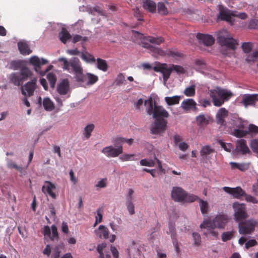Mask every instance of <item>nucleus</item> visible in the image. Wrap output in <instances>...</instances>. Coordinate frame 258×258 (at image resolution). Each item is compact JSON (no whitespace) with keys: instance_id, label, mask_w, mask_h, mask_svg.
I'll use <instances>...</instances> for the list:
<instances>
[{"instance_id":"41","label":"nucleus","mask_w":258,"mask_h":258,"mask_svg":"<svg viewBox=\"0 0 258 258\" xmlns=\"http://www.w3.org/2000/svg\"><path fill=\"white\" fill-rule=\"evenodd\" d=\"M46 78L49 81L50 87L54 89L57 80L56 75L52 73H49L47 74Z\"/></svg>"},{"instance_id":"46","label":"nucleus","mask_w":258,"mask_h":258,"mask_svg":"<svg viewBox=\"0 0 258 258\" xmlns=\"http://www.w3.org/2000/svg\"><path fill=\"white\" fill-rule=\"evenodd\" d=\"M199 198L198 196L194 195L193 194H187L186 192H185V196L184 197L183 202L192 203L198 200H199Z\"/></svg>"},{"instance_id":"47","label":"nucleus","mask_w":258,"mask_h":258,"mask_svg":"<svg viewBox=\"0 0 258 258\" xmlns=\"http://www.w3.org/2000/svg\"><path fill=\"white\" fill-rule=\"evenodd\" d=\"M12 69L14 70H18L21 69V68L24 66L23 62L22 60H13L10 63Z\"/></svg>"},{"instance_id":"25","label":"nucleus","mask_w":258,"mask_h":258,"mask_svg":"<svg viewBox=\"0 0 258 258\" xmlns=\"http://www.w3.org/2000/svg\"><path fill=\"white\" fill-rule=\"evenodd\" d=\"M228 112L225 108H220L216 114L217 122L218 124L225 125V118L228 116Z\"/></svg>"},{"instance_id":"38","label":"nucleus","mask_w":258,"mask_h":258,"mask_svg":"<svg viewBox=\"0 0 258 258\" xmlns=\"http://www.w3.org/2000/svg\"><path fill=\"white\" fill-rule=\"evenodd\" d=\"M81 58L87 63H94L95 62L96 59L92 54L86 52H82L81 54Z\"/></svg>"},{"instance_id":"16","label":"nucleus","mask_w":258,"mask_h":258,"mask_svg":"<svg viewBox=\"0 0 258 258\" xmlns=\"http://www.w3.org/2000/svg\"><path fill=\"white\" fill-rule=\"evenodd\" d=\"M186 191L181 187H173L171 191V196L175 202H183Z\"/></svg>"},{"instance_id":"32","label":"nucleus","mask_w":258,"mask_h":258,"mask_svg":"<svg viewBox=\"0 0 258 258\" xmlns=\"http://www.w3.org/2000/svg\"><path fill=\"white\" fill-rule=\"evenodd\" d=\"M201 228H206L208 229V230L211 229H214L216 228L215 222H214V218L213 220L210 219H207L204 220L202 223L200 225Z\"/></svg>"},{"instance_id":"15","label":"nucleus","mask_w":258,"mask_h":258,"mask_svg":"<svg viewBox=\"0 0 258 258\" xmlns=\"http://www.w3.org/2000/svg\"><path fill=\"white\" fill-rule=\"evenodd\" d=\"M223 190L226 192L231 195L234 198L239 199L245 195V191L240 186L234 188L228 186L223 187Z\"/></svg>"},{"instance_id":"54","label":"nucleus","mask_w":258,"mask_h":258,"mask_svg":"<svg viewBox=\"0 0 258 258\" xmlns=\"http://www.w3.org/2000/svg\"><path fill=\"white\" fill-rule=\"evenodd\" d=\"M140 164L142 166H146L148 167H153L155 165V162L153 160L142 159L140 162Z\"/></svg>"},{"instance_id":"56","label":"nucleus","mask_w":258,"mask_h":258,"mask_svg":"<svg viewBox=\"0 0 258 258\" xmlns=\"http://www.w3.org/2000/svg\"><path fill=\"white\" fill-rule=\"evenodd\" d=\"M241 47L245 53H249L251 50L252 44L250 42H244Z\"/></svg>"},{"instance_id":"10","label":"nucleus","mask_w":258,"mask_h":258,"mask_svg":"<svg viewBox=\"0 0 258 258\" xmlns=\"http://www.w3.org/2000/svg\"><path fill=\"white\" fill-rule=\"evenodd\" d=\"M37 82V78H34L22 86L21 87L22 94L25 96L30 97L33 96L38 87Z\"/></svg>"},{"instance_id":"58","label":"nucleus","mask_w":258,"mask_h":258,"mask_svg":"<svg viewBox=\"0 0 258 258\" xmlns=\"http://www.w3.org/2000/svg\"><path fill=\"white\" fill-rule=\"evenodd\" d=\"M250 146L254 152L258 154V139L251 140Z\"/></svg>"},{"instance_id":"43","label":"nucleus","mask_w":258,"mask_h":258,"mask_svg":"<svg viewBox=\"0 0 258 258\" xmlns=\"http://www.w3.org/2000/svg\"><path fill=\"white\" fill-rule=\"evenodd\" d=\"M172 72H175L178 75H182L185 73L186 70L182 66L170 64Z\"/></svg>"},{"instance_id":"20","label":"nucleus","mask_w":258,"mask_h":258,"mask_svg":"<svg viewBox=\"0 0 258 258\" xmlns=\"http://www.w3.org/2000/svg\"><path fill=\"white\" fill-rule=\"evenodd\" d=\"M235 151L242 155H245L250 152V150L246 145V142L244 139L238 140L236 141Z\"/></svg>"},{"instance_id":"50","label":"nucleus","mask_w":258,"mask_h":258,"mask_svg":"<svg viewBox=\"0 0 258 258\" xmlns=\"http://www.w3.org/2000/svg\"><path fill=\"white\" fill-rule=\"evenodd\" d=\"M247 135H251V136L256 135L258 134V126L253 124H250L248 125L247 130H246Z\"/></svg>"},{"instance_id":"18","label":"nucleus","mask_w":258,"mask_h":258,"mask_svg":"<svg viewBox=\"0 0 258 258\" xmlns=\"http://www.w3.org/2000/svg\"><path fill=\"white\" fill-rule=\"evenodd\" d=\"M181 107L186 112L195 111L197 109V103L193 99H186L181 102Z\"/></svg>"},{"instance_id":"14","label":"nucleus","mask_w":258,"mask_h":258,"mask_svg":"<svg viewBox=\"0 0 258 258\" xmlns=\"http://www.w3.org/2000/svg\"><path fill=\"white\" fill-rule=\"evenodd\" d=\"M168 234H170L172 243L175 247L177 253L179 252V247L177 241V234L175 227V223L169 222L168 223V230L167 231Z\"/></svg>"},{"instance_id":"64","label":"nucleus","mask_w":258,"mask_h":258,"mask_svg":"<svg viewBox=\"0 0 258 258\" xmlns=\"http://www.w3.org/2000/svg\"><path fill=\"white\" fill-rule=\"evenodd\" d=\"M134 16L136 17L138 21H143L142 19L143 15L141 12L140 11L138 8H136L134 9Z\"/></svg>"},{"instance_id":"39","label":"nucleus","mask_w":258,"mask_h":258,"mask_svg":"<svg viewBox=\"0 0 258 258\" xmlns=\"http://www.w3.org/2000/svg\"><path fill=\"white\" fill-rule=\"evenodd\" d=\"M184 94L187 97H193L196 94V85L193 84L186 87L183 92Z\"/></svg>"},{"instance_id":"13","label":"nucleus","mask_w":258,"mask_h":258,"mask_svg":"<svg viewBox=\"0 0 258 258\" xmlns=\"http://www.w3.org/2000/svg\"><path fill=\"white\" fill-rule=\"evenodd\" d=\"M101 152L107 157H116L123 152V148L122 147L116 148L112 146H109L103 148Z\"/></svg>"},{"instance_id":"51","label":"nucleus","mask_w":258,"mask_h":258,"mask_svg":"<svg viewBox=\"0 0 258 258\" xmlns=\"http://www.w3.org/2000/svg\"><path fill=\"white\" fill-rule=\"evenodd\" d=\"M233 135L237 138H242L247 135L246 131L240 129H234L233 131Z\"/></svg>"},{"instance_id":"19","label":"nucleus","mask_w":258,"mask_h":258,"mask_svg":"<svg viewBox=\"0 0 258 258\" xmlns=\"http://www.w3.org/2000/svg\"><path fill=\"white\" fill-rule=\"evenodd\" d=\"M228 221V216L225 214H218L214 218L216 227L219 229H224Z\"/></svg>"},{"instance_id":"6","label":"nucleus","mask_w":258,"mask_h":258,"mask_svg":"<svg viewBox=\"0 0 258 258\" xmlns=\"http://www.w3.org/2000/svg\"><path fill=\"white\" fill-rule=\"evenodd\" d=\"M238 227L240 234H251L258 227V221L255 219H245L239 222Z\"/></svg>"},{"instance_id":"1","label":"nucleus","mask_w":258,"mask_h":258,"mask_svg":"<svg viewBox=\"0 0 258 258\" xmlns=\"http://www.w3.org/2000/svg\"><path fill=\"white\" fill-rule=\"evenodd\" d=\"M58 61L62 62V69L69 73H74L76 81H83V69L81 63L77 57H74L68 61L65 57H59Z\"/></svg>"},{"instance_id":"17","label":"nucleus","mask_w":258,"mask_h":258,"mask_svg":"<svg viewBox=\"0 0 258 258\" xmlns=\"http://www.w3.org/2000/svg\"><path fill=\"white\" fill-rule=\"evenodd\" d=\"M257 101H258V94H246L243 95L241 103L246 107L249 105H255Z\"/></svg>"},{"instance_id":"49","label":"nucleus","mask_w":258,"mask_h":258,"mask_svg":"<svg viewBox=\"0 0 258 258\" xmlns=\"http://www.w3.org/2000/svg\"><path fill=\"white\" fill-rule=\"evenodd\" d=\"M98 229L100 231V237H103L104 239L108 238L109 231L106 227L104 225H100Z\"/></svg>"},{"instance_id":"35","label":"nucleus","mask_w":258,"mask_h":258,"mask_svg":"<svg viewBox=\"0 0 258 258\" xmlns=\"http://www.w3.org/2000/svg\"><path fill=\"white\" fill-rule=\"evenodd\" d=\"M43 106L46 111H52L54 109V104L53 102L48 97L43 99Z\"/></svg>"},{"instance_id":"40","label":"nucleus","mask_w":258,"mask_h":258,"mask_svg":"<svg viewBox=\"0 0 258 258\" xmlns=\"http://www.w3.org/2000/svg\"><path fill=\"white\" fill-rule=\"evenodd\" d=\"M201 211L203 214H206L209 210V204L207 201L199 199V200Z\"/></svg>"},{"instance_id":"30","label":"nucleus","mask_w":258,"mask_h":258,"mask_svg":"<svg viewBox=\"0 0 258 258\" xmlns=\"http://www.w3.org/2000/svg\"><path fill=\"white\" fill-rule=\"evenodd\" d=\"M19 50L23 55H28L32 52L30 49L28 45L24 42H19L18 43Z\"/></svg>"},{"instance_id":"37","label":"nucleus","mask_w":258,"mask_h":258,"mask_svg":"<svg viewBox=\"0 0 258 258\" xmlns=\"http://www.w3.org/2000/svg\"><path fill=\"white\" fill-rule=\"evenodd\" d=\"M180 98V96L177 95L172 97H165V101L168 105L171 106L178 104Z\"/></svg>"},{"instance_id":"53","label":"nucleus","mask_w":258,"mask_h":258,"mask_svg":"<svg viewBox=\"0 0 258 258\" xmlns=\"http://www.w3.org/2000/svg\"><path fill=\"white\" fill-rule=\"evenodd\" d=\"M234 232L233 231H227L224 232L222 234L221 239L223 241L226 242L229 240H230L233 236Z\"/></svg>"},{"instance_id":"28","label":"nucleus","mask_w":258,"mask_h":258,"mask_svg":"<svg viewBox=\"0 0 258 258\" xmlns=\"http://www.w3.org/2000/svg\"><path fill=\"white\" fill-rule=\"evenodd\" d=\"M210 117L203 114H200L196 117L197 124L201 127H204L209 124Z\"/></svg>"},{"instance_id":"7","label":"nucleus","mask_w":258,"mask_h":258,"mask_svg":"<svg viewBox=\"0 0 258 258\" xmlns=\"http://www.w3.org/2000/svg\"><path fill=\"white\" fill-rule=\"evenodd\" d=\"M232 207L234 211V219L236 222H239L248 217L246 206L244 204L234 202L233 204Z\"/></svg>"},{"instance_id":"12","label":"nucleus","mask_w":258,"mask_h":258,"mask_svg":"<svg viewBox=\"0 0 258 258\" xmlns=\"http://www.w3.org/2000/svg\"><path fill=\"white\" fill-rule=\"evenodd\" d=\"M233 12H231L226 8L219 6V12L217 15L218 20L226 21L230 23H232Z\"/></svg>"},{"instance_id":"44","label":"nucleus","mask_w":258,"mask_h":258,"mask_svg":"<svg viewBox=\"0 0 258 258\" xmlns=\"http://www.w3.org/2000/svg\"><path fill=\"white\" fill-rule=\"evenodd\" d=\"M247 62H254L258 60V52H253L252 54L247 53L245 59Z\"/></svg>"},{"instance_id":"2","label":"nucleus","mask_w":258,"mask_h":258,"mask_svg":"<svg viewBox=\"0 0 258 258\" xmlns=\"http://www.w3.org/2000/svg\"><path fill=\"white\" fill-rule=\"evenodd\" d=\"M209 95L212 99L214 106L220 107L232 96V93L226 89L217 87L209 90Z\"/></svg>"},{"instance_id":"62","label":"nucleus","mask_w":258,"mask_h":258,"mask_svg":"<svg viewBox=\"0 0 258 258\" xmlns=\"http://www.w3.org/2000/svg\"><path fill=\"white\" fill-rule=\"evenodd\" d=\"M134 191L132 189H129L128 190V194L126 197V203H133V195Z\"/></svg>"},{"instance_id":"52","label":"nucleus","mask_w":258,"mask_h":258,"mask_svg":"<svg viewBox=\"0 0 258 258\" xmlns=\"http://www.w3.org/2000/svg\"><path fill=\"white\" fill-rule=\"evenodd\" d=\"M135 154H124L119 157V159L122 161H128L135 160Z\"/></svg>"},{"instance_id":"24","label":"nucleus","mask_w":258,"mask_h":258,"mask_svg":"<svg viewBox=\"0 0 258 258\" xmlns=\"http://www.w3.org/2000/svg\"><path fill=\"white\" fill-rule=\"evenodd\" d=\"M83 81H77V82L85 83L87 85H92L95 84L98 80V77L93 74L87 73L83 74Z\"/></svg>"},{"instance_id":"31","label":"nucleus","mask_w":258,"mask_h":258,"mask_svg":"<svg viewBox=\"0 0 258 258\" xmlns=\"http://www.w3.org/2000/svg\"><path fill=\"white\" fill-rule=\"evenodd\" d=\"M230 165L232 169H238L241 171L247 170L249 167V164L246 163H238L235 162H230Z\"/></svg>"},{"instance_id":"4","label":"nucleus","mask_w":258,"mask_h":258,"mask_svg":"<svg viewBox=\"0 0 258 258\" xmlns=\"http://www.w3.org/2000/svg\"><path fill=\"white\" fill-rule=\"evenodd\" d=\"M144 105L146 107V111L149 115H153V118H167L168 112L161 106L156 105L155 101L152 97L145 101Z\"/></svg>"},{"instance_id":"63","label":"nucleus","mask_w":258,"mask_h":258,"mask_svg":"<svg viewBox=\"0 0 258 258\" xmlns=\"http://www.w3.org/2000/svg\"><path fill=\"white\" fill-rule=\"evenodd\" d=\"M257 244V242L255 239H250L245 244V247L246 249H248L251 247L255 246Z\"/></svg>"},{"instance_id":"48","label":"nucleus","mask_w":258,"mask_h":258,"mask_svg":"<svg viewBox=\"0 0 258 258\" xmlns=\"http://www.w3.org/2000/svg\"><path fill=\"white\" fill-rule=\"evenodd\" d=\"M158 12L162 15H166L168 14V10L163 2H159L158 4Z\"/></svg>"},{"instance_id":"8","label":"nucleus","mask_w":258,"mask_h":258,"mask_svg":"<svg viewBox=\"0 0 258 258\" xmlns=\"http://www.w3.org/2000/svg\"><path fill=\"white\" fill-rule=\"evenodd\" d=\"M167 121L162 118L155 119L154 122L151 124V133L154 135H161L166 129Z\"/></svg>"},{"instance_id":"11","label":"nucleus","mask_w":258,"mask_h":258,"mask_svg":"<svg viewBox=\"0 0 258 258\" xmlns=\"http://www.w3.org/2000/svg\"><path fill=\"white\" fill-rule=\"evenodd\" d=\"M29 62L34 66L35 71L42 75H43L45 72L49 71L52 67V66H49L44 72H42L40 70L41 66L43 64H47L48 61L44 58L40 59L36 56H32L29 59Z\"/></svg>"},{"instance_id":"59","label":"nucleus","mask_w":258,"mask_h":258,"mask_svg":"<svg viewBox=\"0 0 258 258\" xmlns=\"http://www.w3.org/2000/svg\"><path fill=\"white\" fill-rule=\"evenodd\" d=\"M245 198V200L247 202H250L253 204H257L258 203V200L254 198V197H252V196L249 195L245 193V195L244 196Z\"/></svg>"},{"instance_id":"26","label":"nucleus","mask_w":258,"mask_h":258,"mask_svg":"<svg viewBox=\"0 0 258 258\" xmlns=\"http://www.w3.org/2000/svg\"><path fill=\"white\" fill-rule=\"evenodd\" d=\"M9 79L12 83L17 86L21 85V83L24 81L21 75L18 72L12 73L9 77Z\"/></svg>"},{"instance_id":"29","label":"nucleus","mask_w":258,"mask_h":258,"mask_svg":"<svg viewBox=\"0 0 258 258\" xmlns=\"http://www.w3.org/2000/svg\"><path fill=\"white\" fill-rule=\"evenodd\" d=\"M215 150L209 145L203 146L200 151V154L203 159H207L208 156L213 153Z\"/></svg>"},{"instance_id":"45","label":"nucleus","mask_w":258,"mask_h":258,"mask_svg":"<svg viewBox=\"0 0 258 258\" xmlns=\"http://www.w3.org/2000/svg\"><path fill=\"white\" fill-rule=\"evenodd\" d=\"M112 142L116 148H119L120 147H122L123 143H125V139L121 137H116L113 139Z\"/></svg>"},{"instance_id":"23","label":"nucleus","mask_w":258,"mask_h":258,"mask_svg":"<svg viewBox=\"0 0 258 258\" xmlns=\"http://www.w3.org/2000/svg\"><path fill=\"white\" fill-rule=\"evenodd\" d=\"M70 89V84L68 80L65 79L62 80L57 85L56 90L60 95H66Z\"/></svg>"},{"instance_id":"27","label":"nucleus","mask_w":258,"mask_h":258,"mask_svg":"<svg viewBox=\"0 0 258 258\" xmlns=\"http://www.w3.org/2000/svg\"><path fill=\"white\" fill-rule=\"evenodd\" d=\"M143 8L150 13H154L156 12V4L151 0H144L143 3Z\"/></svg>"},{"instance_id":"5","label":"nucleus","mask_w":258,"mask_h":258,"mask_svg":"<svg viewBox=\"0 0 258 258\" xmlns=\"http://www.w3.org/2000/svg\"><path fill=\"white\" fill-rule=\"evenodd\" d=\"M217 35V41L221 46H225L232 50L236 49L238 42L230 36L226 30L223 29L219 31Z\"/></svg>"},{"instance_id":"57","label":"nucleus","mask_w":258,"mask_h":258,"mask_svg":"<svg viewBox=\"0 0 258 258\" xmlns=\"http://www.w3.org/2000/svg\"><path fill=\"white\" fill-rule=\"evenodd\" d=\"M192 237L194 240V245L197 246L200 245L201 242L200 235L197 232H193Z\"/></svg>"},{"instance_id":"42","label":"nucleus","mask_w":258,"mask_h":258,"mask_svg":"<svg viewBox=\"0 0 258 258\" xmlns=\"http://www.w3.org/2000/svg\"><path fill=\"white\" fill-rule=\"evenodd\" d=\"M59 39L63 43H66L67 40L71 38V36L67 30H63L59 34Z\"/></svg>"},{"instance_id":"34","label":"nucleus","mask_w":258,"mask_h":258,"mask_svg":"<svg viewBox=\"0 0 258 258\" xmlns=\"http://www.w3.org/2000/svg\"><path fill=\"white\" fill-rule=\"evenodd\" d=\"M94 127L95 125L92 123L88 124L84 127L83 131V135L85 139L88 140L90 138Z\"/></svg>"},{"instance_id":"55","label":"nucleus","mask_w":258,"mask_h":258,"mask_svg":"<svg viewBox=\"0 0 258 258\" xmlns=\"http://www.w3.org/2000/svg\"><path fill=\"white\" fill-rule=\"evenodd\" d=\"M218 143L221 145V147L227 152H230L232 149L233 146L231 143H225L222 140H219Z\"/></svg>"},{"instance_id":"9","label":"nucleus","mask_w":258,"mask_h":258,"mask_svg":"<svg viewBox=\"0 0 258 258\" xmlns=\"http://www.w3.org/2000/svg\"><path fill=\"white\" fill-rule=\"evenodd\" d=\"M153 69L156 72L162 73L164 83H166L169 79L172 73L171 64L161 63L159 62L156 63V65L153 67Z\"/></svg>"},{"instance_id":"61","label":"nucleus","mask_w":258,"mask_h":258,"mask_svg":"<svg viewBox=\"0 0 258 258\" xmlns=\"http://www.w3.org/2000/svg\"><path fill=\"white\" fill-rule=\"evenodd\" d=\"M87 40V37H82L81 35H76L74 36L73 38V42L74 43H76L77 42L83 41H86Z\"/></svg>"},{"instance_id":"60","label":"nucleus","mask_w":258,"mask_h":258,"mask_svg":"<svg viewBox=\"0 0 258 258\" xmlns=\"http://www.w3.org/2000/svg\"><path fill=\"white\" fill-rule=\"evenodd\" d=\"M248 28L250 29H258V19H253L251 20L248 24Z\"/></svg>"},{"instance_id":"21","label":"nucleus","mask_w":258,"mask_h":258,"mask_svg":"<svg viewBox=\"0 0 258 258\" xmlns=\"http://www.w3.org/2000/svg\"><path fill=\"white\" fill-rule=\"evenodd\" d=\"M197 37L200 43H203L206 46H211L215 42L214 38L210 35L198 33Z\"/></svg>"},{"instance_id":"22","label":"nucleus","mask_w":258,"mask_h":258,"mask_svg":"<svg viewBox=\"0 0 258 258\" xmlns=\"http://www.w3.org/2000/svg\"><path fill=\"white\" fill-rule=\"evenodd\" d=\"M46 185H43L42 187V191L44 194H48V195L52 198L55 199L56 198V196L54 192H53V190L56 188V186L54 184L49 181H45Z\"/></svg>"},{"instance_id":"33","label":"nucleus","mask_w":258,"mask_h":258,"mask_svg":"<svg viewBox=\"0 0 258 258\" xmlns=\"http://www.w3.org/2000/svg\"><path fill=\"white\" fill-rule=\"evenodd\" d=\"M22 78L24 81L27 80L28 78L31 77L32 76V72L26 66H24L20 70V73Z\"/></svg>"},{"instance_id":"3","label":"nucleus","mask_w":258,"mask_h":258,"mask_svg":"<svg viewBox=\"0 0 258 258\" xmlns=\"http://www.w3.org/2000/svg\"><path fill=\"white\" fill-rule=\"evenodd\" d=\"M164 41V38L161 36L155 37L151 36H147L143 38L142 44L143 47L150 50L155 54L165 56L166 54V52L164 50L159 47L154 46L148 43L150 42L159 45L163 43Z\"/></svg>"},{"instance_id":"36","label":"nucleus","mask_w":258,"mask_h":258,"mask_svg":"<svg viewBox=\"0 0 258 258\" xmlns=\"http://www.w3.org/2000/svg\"><path fill=\"white\" fill-rule=\"evenodd\" d=\"M96 60L97 62V68L99 70L103 72H106L107 71L108 66L105 60L100 58H98Z\"/></svg>"}]
</instances>
